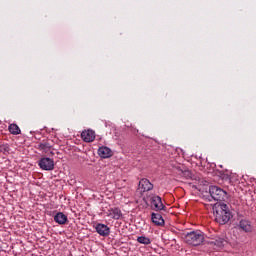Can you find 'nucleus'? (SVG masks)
<instances>
[{
  "label": "nucleus",
  "instance_id": "obj_1",
  "mask_svg": "<svg viewBox=\"0 0 256 256\" xmlns=\"http://www.w3.org/2000/svg\"><path fill=\"white\" fill-rule=\"evenodd\" d=\"M213 213L216 223L219 225H227L233 218V213L229 208V205L225 203H216L213 206Z\"/></svg>",
  "mask_w": 256,
  "mask_h": 256
},
{
  "label": "nucleus",
  "instance_id": "obj_19",
  "mask_svg": "<svg viewBox=\"0 0 256 256\" xmlns=\"http://www.w3.org/2000/svg\"><path fill=\"white\" fill-rule=\"evenodd\" d=\"M183 175L185 176L186 179L191 178V171L189 170H184L182 171Z\"/></svg>",
  "mask_w": 256,
  "mask_h": 256
},
{
  "label": "nucleus",
  "instance_id": "obj_9",
  "mask_svg": "<svg viewBox=\"0 0 256 256\" xmlns=\"http://www.w3.org/2000/svg\"><path fill=\"white\" fill-rule=\"evenodd\" d=\"M81 138L85 143H92V141H95V132L93 130H84L81 133Z\"/></svg>",
  "mask_w": 256,
  "mask_h": 256
},
{
  "label": "nucleus",
  "instance_id": "obj_10",
  "mask_svg": "<svg viewBox=\"0 0 256 256\" xmlns=\"http://www.w3.org/2000/svg\"><path fill=\"white\" fill-rule=\"evenodd\" d=\"M239 228L245 233H251L253 231V226L251 225V221L247 219L240 220Z\"/></svg>",
  "mask_w": 256,
  "mask_h": 256
},
{
  "label": "nucleus",
  "instance_id": "obj_17",
  "mask_svg": "<svg viewBox=\"0 0 256 256\" xmlns=\"http://www.w3.org/2000/svg\"><path fill=\"white\" fill-rule=\"evenodd\" d=\"M138 243H141L142 245H151V239L145 236H139L137 238Z\"/></svg>",
  "mask_w": 256,
  "mask_h": 256
},
{
  "label": "nucleus",
  "instance_id": "obj_14",
  "mask_svg": "<svg viewBox=\"0 0 256 256\" xmlns=\"http://www.w3.org/2000/svg\"><path fill=\"white\" fill-rule=\"evenodd\" d=\"M8 131L11 135H21V128L15 123L8 126Z\"/></svg>",
  "mask_w": 256,
  "mask_h": 256
},
{
  "label": "nucleus",
  "instance_id": "obj_6",
  "mask_svg": "<svg viewBox=\"0 0 256 256\" xmlns=\"http://www.w3.org/2000/svg\"><path fill=\"white\" fill-rule=\"evenodd\" d=\"M138 190L141 191V193L151 191L153 190V184L151 183V181H149V179L143 178L139 181Z\"/></svg>",
  "mask_w": 256,
  "mask_h": 256
},
{
  "label": "nucleus",
  "instance_id": "obj_8",
  "mask_svg": "<svg viewBox=\"0 0 256 256\" xmlns=\"http://www.w3.org/2000/svg\"><path fill=\"white\" fill-rule=\"evenodd\" d=\"M98 155L102 159H109V157H113V151L107 146H102L98 149Z\"/></svg>",
  "mask_w": 256,
  "mask_h": 256
},
{
  "label": "nucleus",
  "instance_id": "obj_3",
  "mask_svg": "<svg viewBox=\"0 0 256 256\" xmlns=\"http://www.w3.org/2000/svg\"><path fill=\"white\" fill-rule=\"evenodd\" d=\"M209 193H210V197H212L214 201L221 202V201H227V199H229V195L227 194V191L223 190L218 186H214V185L210 186Z\"/></svg>",
  "mask_w": 256,
  "mask_h": 256
},
{
  "label": "nucleus",
  "instance_id": "obj_7",
  "mask_svg": "<svg viewBox=\"0 0 256 256\" xmlns=\"http://www.w3.org/2000/svg\"><path fill=\"white\" fill-rule=\"evenodd\" d=\"M95 229H96V233H98V235H100L101 237H109L111 233V228H109V226L102 223L96 224Z\"/></svg>",
  "mask_w": 256,
  "mask_h": 256
},
{
  "label": "nucleus",
  "instance_id": "obj_4",
  "mask_svg": "<svg viewBox=\"0 0 256 256\" xmlns=\"http://www.w3.org/2000/svg\"><path fill=\"white\" fill-rule=\"evenodd\" d=\"M147 199L150 201V205L154 211H164L165 205H163V200L160 196L157 195H150L147 197Z\"/></svg>",
  "mask_w": 256,
  "mask_h": 256
},
{
  "label": "nucleus",
  "instance_id": "obj_16",
  "mask_svg": "<svg viewBox=\"0 0 256 256\" xmlns=\"http://www.w3.org/2000/svg\"><path fill=\"white\" fill-rule=\"evenodd\" d=\"M39 151H43L44 153H47L51 149V144L49 142H41L38 144Z\"/></svg>",
  "mask_w": 256,
  "mask_h": 256
},
{
  "label": "nucleus",
  "instance_id": "obj_12",
  "mask_svg": "<svg viewBox=\"0 0 256 256\" xmlns=\"http://www.w3.org/2000/svg\"><path fill=\"white\" fill-rule=\"evenodd\" d=\"M55 223H58V225H65L67 223L68 218L67 215L63 214V212H58L54 216Z\"/></svg>",
  "mask_w": 256,
  "mask_h": 256
},
{
  "label": "nucleus",
  "instance_id": "obj_18",
  "mask_svg": "<svg viewBox=\"0 0 256 256\" xmlns=\"http://www.w3.org/2000/svg\"><path fill=\"white\" fill-rule=\"evenodd\" d=\"M214 245L217 247H223L225 245V239L223 238H218L214 241Z\"/></svg>",
  "mask_w": 256,
  "mask_h": 256
},
{
  "label": "nucleus",
  "instance_id": "obj_13",
  "mask_svg": "<svg viewBox=\"0 0 256 256\" xmlns=\"http://www.w3.org/2000/svg\"><path fill=\"white\" fill-rule=\"evenodd\" d=\"M151 219L154 225H158V226L165 225V220L163 219V216H161V214L159 213H152Z\"/></svg>",
  "mask_w": 256,
  "mask_h": 256
},
{
  "label": "nucleus",
  "instance_id": "obj_2",
  "mask_svg": "<svg viewBox=\"0 0 256 256\" xmlns=\"http://www.w3.org/2000/svg\"><path fill=\"white\" fill-rule=\"evenodd\" d=\"M185 243L197 247L205 241V236L201 231H191L185 235Z\"/></svg>",
  "mask_w": 256,
  "mask_h": 256
},
{
  "label": "nucleus",
  "instance_id": "obj_15",
  "mask_svg": "<svg viewBox=\"0 0 256 256\" xmlns=\"http://www.w3.org/2000/svg\"><path fill=\"white\" fill-rule=\"evenodd\" d=\"M218 175H219L220 179H222V181H224V183H229V184L232 183L231 174H227L223 171H219Z\"/></svg>",
  "mask_w": 256,
  "mask_h": 256
},
{
  "label": "nucleus",
  "instance_id": "obj_5",
  "mask_svg": "<svg viewBox=\"0 0 256 256\" xmlns=\"http://www.w3.org/2000/svg\"><path fill=\"white\" fill-rule=\"evenodd\" d=\"M38 165L42 171H53V169H55V161L49 157L41 158Z\"/></svg>",
  "mask_w": 256,
  "mask_h": 256
},
{
  "label": "nucleus",
  "instance_id": "obj_11",
  "mask_svg": "<svg viewBox=\"0 0 256 256\" xmlns=\"http://www.w3.org/2000/svg\"><path fill=\"white\" fill-rule=\"evenodd\" d=\"M107 215L108 217H110V219H115V220H119L120 217H123V213L121 212V209L117 207L108 210Z\"/></svg>",
  "mask_w": 256,
  "mask_h": 256
}]
</instances>
